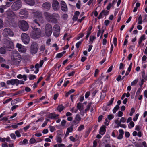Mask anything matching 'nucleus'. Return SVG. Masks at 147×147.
Here are the masks:
<instances>
[{"instance_id": "nucleus-50", "label": "nucleus", "mask_w": 147, "mask_h": 147, "mask_svg": "<svg viewBox=\"0 0 147 147\" xmlns=\"http://www.w3.org/2000/svg\"><path fill=\"white\" fill-rule=\"evenodd\" d=\"M45 49V45H43L41 46L40 47L39 49L41 51H43Z\"/></svg>"}, {"instance_id": "nucleus-55", "label": "nucleus", "mask_w": 147, "mask_h": 147, "mask_svg": "<svg viewBox=\"0 0 147 147\" xmlns=\"http://www.w3.org/2000/svg\"><path fill=\"white\" fill-rule=\"evenodd\" d=\"M82 42V41H79L76 44V47L77 49H78L79 48Z\"/></svg>"}, {"instance_id": "nucleus-5", "label": "nucleus", "mask_w": 147, "mask_h": 147, "mask_svg": "<svg viewBox=\"0 0 147 147\" xmlns=\"http://www.w3.org/2000/svg\"><path fill=\"white\" fill-rule=\"evenodd\" d=\"M19 26L21 29L24 31L27 30L29 28L27 22L23 20H20L19 21Z\"/></svg>"}, {"instance_id": "nucleus-32", "label": "nucleus", "mask_w": 147, "mask_h": 147, "mask_svg": "<svg viewBox=\"0 0 147 147\" xmlns=\"http://www.w3.org/2000/svg\"><path fill=\"white\" fill-rule=\"evenodd\" d=\"M141 90L142 88H140L138 89L136 93L135 96V98L136 99V97L140 94Z\"/></svg>"}, {"instance_id": "nucleus-54", "label": "nucleus", "mask_w": 147, "mask_h": 147, "mask_svg": "<svg viewBox=\"0 0 147 147\" xmlns=\"http://www.w3.org/2000/svg\"><path fill=\"white\" fill-rule=\"evenodd\" d=\"M79 122L77 120H76V119H74V120L73 121L72 123V125H74H74H76L79 123Z\"/></svg>"}, {"instance_id": "nucleus-41", "label": "nucleus", "mask_w": 147, "mask_h": 147, "mask_svg": "<svg viewBox=\"0 0 147 147\" xmlns=\"http://www.w3.org/2000/svg\"><path fill=\"white\" fill-rule=\"evenodd\" d=\"M114 100V98H112L108 102L107 105L108 106H109L111 105L113 103Z\"/></svg>"}, {"instance_id": "nucleus-63", "label": "nucleus", "mask_w": 147, "mask_h": 147, "mask_svg": "<svg viewBox=\"0 0 147 147\" xmlns=\"http://www.w3.org/2000/svg\"><path fill=\"white\" fill-rule=\"evenodd\" d=\"M10 136L11 138L13 139H15L16 138V137L14 133H11L10 134Z\"/></svg>"}, {"instance_id": "nucleus-59", "label": "nucleus", "mask_w": 147, "mask_h": 147, "mask_svg": "<svg viewBox=\"0 0 147 147\" xmlns=\"http://www.w3.org/2000/svg\"><path fill=\"white\" fill-rule=\"evenodd\" d=\"M3 22L2 20L0 18V29L3 26Z\"/></svg>"}, {"instance_id": "nucleus-51", "label": "nucleus", "mask_w": 147, "mask_h": 147, "mask_svg": "<svg viewBox=\"0 0 147 147\" xmlns=\"http://www.w3.org/2000/svg\"><path fill=\"white\" fill-rule=\"evenodd\" d=\"M114 117V115L113 114H110L108 115L107 118L109 120H111L113 119Z\"/></svg>"}, {"instance_id": "nucleus-2", "label": "nucleus", "mask_w": 147, "mask_h": 147, "mask_svg": "<svg viewBox=\"0 0 147 147\" xmlns=\"http://www.w3.org/2000/svg\"><path fill=\"white\" fill-rule=\"evenodd\" d=\"M31 27L33 30L32 31L30 34L31 37L35 39L39 38L40 36V30L37 28L34 24L32 25Z\"/></svg>"}, {"instance_id": "nucleus-17", "label": "nucleus", "mask_w": 147, "mask_h": 147, "mask_svg": "<svg viewBox=\"0 0 147 147\" xmlns=\"http://www.w3.org/2000/svg\"><path fill=\"white\" fill-rule=\"evenodd\" d=\"M61 10L65 12H66L67 11V5L63 1H62L61 3Z\"/></svg>"}, {"instance_id": "nucleus-39", "label": "nucleus", "mask_w": 147, "mask_h": 147, "mask_svg": "<svg viewBox=\"0 0 147 147\" xmlns=\"http://www.w3.org/2000/svg\"><path fill=\"white\" fill-rule=\"evenodd\" d=\"M142 77L146 81L147 80V76L145 75V73L144 71H143L142 73Z\"/></svg>"}, {"instance_id": "nucleus-42", "label": "nucleus", "mask_w": 147, "mask_h": 147, "mask_svg": "<svg viewBox=\"0 0 147 147\" xmlns=\"http://www.w3.org/2000/svg\"><path fill=\"white\" fill-rule=\"evenodd\" d=\"M1 66L2 67L5 68L6 69H9L10 68L9 66L8 65L4 63L2 64L1 65Z\"/></svg>"}, {"instance_id": "nucleus-35", "label": "nucleus", "mask_w": 147, "mask_h": 147, "mask_svg": "<svg viewBox=\"0 0 147 147\" xmlns=\"http://www.w3.org/2000/svg\"><path fill=\"white\" fill-rule=\"evenodd\" d=\"M121 122H119V123L117 124V125L118 126V127H123L124 128H125L126 127V126L124 124H121Z\"/></svg>"}, {"instance_id": "nucleus-19", "label": "nucleus", "mask_w": 147, "mask_h": 147, "mask_svg": "<svg viewBox=\"0 0 147 147\" xmlns=\"http://www.w3.org/2000/svg\"><path fill=\"white\" fill-rule=\"evenodd\" d=\"M59 116L58 114H56L54 113H51L49 114L48 116V118L51 119H54Z\"/></svg>"}, {"instance_id": "nucleus-62", "label": "nucleus", "mask_w": 147, "mask_h": 147, "mask_svg": "<svg viewBox=\"0 0 147 147\" xmlns=\"http://www.w3.org/2000/svg\"><path fill=\"white\" fill-rule=\"evenodd\" d=\"M102 12H103V15L106 16L108 14L109 11L107 10H103Z\"/></svg>"}, {"instance_id": "nucleus-60", "label": "nucleus", "mask_w": 147, "mask_h": 147, "mask_svg": "<svg viewBox=\"0 0 147 147\" xmlns=\"http://www.w3.org/2000/svg\"><path fill=\"white\" fill-rule=\"evenodd\" d=\"M29 142L31 144H34L36 142V140L34 138H31Z\"/></svg>"}, {"instance_id": "nucleus-61", "label": "nucleus", "mask_w": 147, "mask_h": 147, "mask_svg": "<svg viewBox=\"0 0 147 147\" xmlns=\"http://www.w3.org/2000/svg\"><path fill=\"white\" fill-rule=\"evenodd\" d=\"M86 80V78H82L79 81V83L80 84L83 83Z\"/></svg>"}, {"instance_id": "nucleus-36", "label": "nucleus", "mask_w": 147, "mask_h": 147, "mask_svg": "<svg viewBox=\"0 0 147 147\" xmlns=\"http://www.w3.org/2000/svg\"><path fill=\"white\" fill-rule=\"evenodd\" d=\"M6 52L5 49L4 48L1 47L0 48V53L4 54Z\"/></svg>"}, {"instance_id": "nucleus-26", "label": "nucleus", "mask_w": 147, "mask_h": 147, "mask_svg": "<svg viewBox=\"0 0 147 147\" xmlns=\"http://www.w3.org/2000/svg\"><path fill=\"white\" fill-rule=\"evenodd\" d=\"M65 107L62 105H59L57 107V109L59 112H61L64 109Z\"/></svg>"}, {"instance_id": "nucleus-20", "label": "nucleus", "mask_w": 147, "mask_h": 147, "mask_svg": "<svg viewBox=\"0 0 147 147\" xmlns=\"http://www.w3.org/2000/svg\"><path fill=\"white\" fill-rule=\"evenodd\" d=\"M24 2L29 5L32 6L35 4V1L34 0H24Z\"/></svg>"}, {"instance_id": "nucleus-56", "label": "nucleus", "mask_w": 147, "mask_h": 147, "mask_svg": "<svg viewBox=\"0 0 147 147\" xmlns=\"http://www.w3.org/2000/svg\"><path fill=\"white\" fill-rule=\"evenodd\" d=\"M12 100V99L11 98H10L8 99H7L5 100L3 102V103L4 104H7L10 101H11Z\"/></svg>"}, {"instance_id": "nucleus-46", "label": "nucleus", "mask_w": 147, "mask_h": 147, "mask_svg": "<svg viewBox=\"0 0 147 147\" xmlns=\"http://www.w3.org/2000/svg\"><path fill=\"white\" fill-rule=\"evenodd\" d=\"M105 93H104V92H102L100 96V99L101 100H102L103 99V98L105 97Z\"/></svg>"}, {"instance_id": "nucleus-7", "label": "nucleus", "mask_w": 147, "mask_h": 147, "mask_svg": "<svg viewBox=\"0 0 147 147\" xmlns=\"http://www.w3.org/2000/svg\"><path fill=\"white\" fill-rule=\"evenodd\" d=\"M7 18L8 21L10 22L13 21L16 16L14 12L11 10H8L7 12Z\"/></svg>"}, {"instance_id": "nucleus-4", "label": "nucleus", "mask_w": 147, "mask_h": 147, "mask_svg": "<svg viewBox=\"0 0 147 147\" xmlns=\"http://www.w3.org/2000/svg\"><path fill=\"white\" fill-rule=\"evenodd\" d=\"M4 46L9 51H11L14 48L13 42L7 39L4 40Z\"/></svg>"}, {"instance_id": "nucleus-31", "label": "nucleus", "mask_w": 147, "mask_h": 147, "mask_svg": "<svg viewBox=\"0 0 147 147\" xmlns=\"http://www.w3.org/2000/svg\"><path fill=\"white\" fill-rule=\"evenodd\" d=\"M74 127V125H71V126L67 128V130L69 132H71L73 130Z\"/></svg>"}, {"instance_id": "nucleus-27", "label": "nucleus", "mask_w": 147, "mask_h": 147, "mask_svg": "<svg viewBox=\"0 0 147 147\" xmlns=\"http://www.w3.org/2000/svg\"><path fill=\"white\" fill-rule=\"evenodd\" d=\"M49 21H50L52 23L54 24H56L58 22L57 19L53 17H52V18H51Z\"/></svg>"}, {"instance_id": "nucleus-6", "label": "nucleus", "mask_w": 147, "mask_h": 147, "mask_svg": "<svg viewBox=\"0 0 147 147\" xmlns=\"http://www.w3.org/2000/svg\"><path fill=\"white\" fill-rule=\"evenodd\" d=\"M2 34L5 37H12L14 35L13 32L9 28H7L4 29L2 32Z\"/></svg>"}, {"instance_id": "nucleus-33", "label": "nucleus", "mask_w": 147, "mask_h": 147, "mask_svg": "<svg viewBox=\"0 0 147 147\" xmlns=\"http://www.w3.org/2000/svg\"><path fill=\"white\" fill-rule=\"evenodd\" d=\"M75 119L79 122L81 121V118L80 117V115L78 114H77L76 115Z\"/></svg>"}, {"instance_id": "nucleus-18", "label": "nucleus", "mask_w": 147, "mask_h": 147, "mask_svg": "<svg viewBox=\"0 0 147 147\" xmlns=\"http://www.w3.org/2000/svg\"><path fill=\"white\" fill-rule=\"evenodd\" d=\"M43 14L46 19L49 21L52 18V14H51L47 12H45Z\"/></svg>"}, {"instance_id": "nucleus-49", "label": "nucleus", "mask_w": 147, "mask_h": 147, "mask_svg": "<svg viewBox=\"0 0 147 147\" xmlns=\"http://www.w3.org/2000/svg\"><path fill=\"white\" fill-rule=\"evenodd\" d=\"M49 127L50 131L52 132H53L56 129L55 127L54 126H49Z\"/></svg>"}, {"instance_id": "nucleus-1", "label": "nucleus", "mask_w": 147, "mask_h": 147, "mask_svg": "<svg viewBox=\"0 0 147 147\" xmlns=\"http://www.w3.org/2000/svg\"><path fill=\"white\" fill-rule=\"evenodd\" d=\"M12 63L14 65H18L21 61V57L17 51L13 52L11 54Z\"/></svg>"}, {"instance_id": "nucleus-3", "label": "nucleus", "mask_w": 147, "mask_h": 147, "mask_svg": "<svg viewBox=\"0 0 147 147\" xmlns=\"http://www.w3.org/2000/svg\"><path fill=\"white\" fill-rule=\"evenodd\" d=\"M33 22L37 24L39 26H40L39 22L43 23L44 22L43 18L42 17V12L37 11L34 12V16Z\"/></svg>"}, {"instance_id": "nucleus-8", "label": "nucleus", "mask_w": 147, "mask_h": 147, "mask_svg": "<svg viewBox=\"0 0 147 147\" xmlns=\"http://www.w3.org/2000/svg\"><path fill=\"white\" fill-rule=\"evenodd\" d=\"M22 3L20 0H17L14 2L11 6L12 9L14 11H17L21 8Z\"/></svg>"}, {"instance_id": "nucleus-16", "label": "nucleus", "mask_w": 147, "mask_h": 147, "mask_svg": "<svg viewBox=\"0 0 147 147\" xmlns=\"http://www.w3.org/2000/svg\"><path fill=\"white\" fill-rule=\"evenodd\" d=\"M18 82V80L17 79H12L10 80H8L7 81L6 83L7 84L9 85L11 84L12 85L16 84L17 86V83Z\"/></svg>"}, {"instance_id": "nucleus-52", "label": "nucleus", "mask_w": 147, "mask_h": 147, "mask_svg": "<svg viewBox=\"0 0 147 147\" xmlns=\"http://www.w3.org/2000/svg\"><path fill=\"white\" fill-rule=\"evenodd\" d=\"M84 129V126L83 125H80L78 128V130L81 131Z\"/></svg>"}, {"instance_id": "nucleus-15", "label": "nucleus", "mask_w": 147, "mask_h": 147, "mask_svg": "<svg viewBox=\"0 0 147 147\" xmlns=\"http://www.w3.org/2000/svg\"><path fill=\"white\" fill-rule=\"evenodd\" d=\"M42 7L44 10H49L51 8V4L49 2H46L43 3Z\"/></svg>"}, {"instance_id": "nucleus-44", "label": "nucleus", "mask_w": 147, "mask_h": 147, "mask_svg": "<svg viewBox=\"0 0 147 147\" xmlns=\"http://www.w3.org/2000/svg\"><path fill=\"white\" fill-rule=\"evenodd\" d=\"M29 79L30 80H33L36 78L35 75L31 74L29 76Z\"/></svg>"}, {"instance_id": "nucleus-10", "label": "nucleus", "mask_w": 147, "mask_h": 147, "mask_svg": "<svg viewBox=\"0 0 147 147\" xmlns=\"http://www.w3.org/2000/svg\"><path fill=\"white\" fill-rule=\"evenodd\" d=\"M45 34L47 36H50L52 33V27L49 24H47L45 26Z\"/></svg>"}, {"instance_id": "nucleus-53", "label": "nucleus", "mask_w": 147, "mask_h": 147, "mask_svg": "<svg viewBox=\"0 0 147 147\" xmlns=\"http://www.w3.org/2000/svg\"><path fill=\"white\" fill-rule=\"evenodd\" d=\"M138 79H135L134 81L131 82V85L133 86L135 85L138 82Z\"/></svg>"}, {"instance_id": "nucleus-57", "label": "nucleus", "mask_w": 147, "mask_h": 147, "mask_svg": "<svg viewBox=\"0 0 147 147\" xmlns=\"http://www.w3.org/2000/svg\"><path fill=\"white\" fill-rule=\"evenodd\" d=\"M78 109H75L74 107L72 108L70 110V111L72 112H74L76 113L78 112Z\"/></svg>"}, {"instance_id": "nucleus-23", "label": "nucleus", "mask_w": 147, "mask_h": 147, "mask_svg": "<svg viewBox=\"0 0 147 147\" xmlns=\"http://www.w3.org/2000/svg\"><path fill=\"white\" fill-rule=\"evenodd\" d=\"M19 13V14L24 15L26 16L28 15V11L24 9L21 10Z\"/></svg>"}, {"instance_id": "nucleus-14", "label": "nucleus", "mask_w": 147, "mask_h": 147, "mask_svg": "<svg viewBox=\"0 0 147 147\" xmlns=\"http://www.w3.org/2000/svg\"><path fill=\"white\" fill-rule=\"evenodd\" d=\"M16 46L18 48V51L21 53H24L26 52V47L22 46L21 44L18 43L17 44Z\"/></svg>"}, {"instance_id": "nucleus-34", "label": "nucleus", "mask_w": 147, "mask_h": 147, "mask_svg": "<svg viewBox=\"0 0 147 147\" xmlns=\"http://www.w3.org/2000/svg\"><path fill=\"white\" fill-rule=\"evenodd\" d=\"M91 103H89L88 104L87 106V108L85 109V110L84 112L85 113H86L87 111L89 110L90 108L91 105Z\"/></svg>"}, {"instance_id": "nucleus-24", "label": "nucleus", "mask_w": 147, "mask_h": 147, "mask_svg": "<svg viewBox=\"0 0 147 147\" xmlns=\"http://www.w3.org/2000/svg\"><path fill=\"white\" fill-rule=\"evenodd\" d=\"M57 142L59 143H61L62 141V140L60 137V134H57Z\"/></svg>"}, {"instance_id": "nucleus-12", "label": "nucleus", "mask_w": 147, "mask_h": 147, "mask_svg": "<svg viewBox=\"0 0 147 147\" xmlns=\"http://www.w3.org/2000/svg\"><path fill=\"white\" fill-rule=\"evenodd\" d=\"M22 40L23 42L26 44H28L30 41V39L29 36L25 33H23L21 34Z\"/></svg>"}, {"instance_id": "nucleus-11", "label": "nucleus", "mask_w": 147, "mask_h": 147, "mask_svg": "<svg viewBox=\"0 0 147 147\" xmlns=\"http://www.w3.org/2000/svg\"><path fill=\"white\" fill-rule=\"evenodd\" d=\"M60 27L57 24H55L53 27V32L54 36L55 37L59 36L60 34Z\"/></svg>"}, {"instance_id": "nucleus-45", "label": "nucleus", "mask_w": 147, "mask_h": 147, "mask_svg": "<svg viewBox=\"0 0 147 147\" xmlns=\"http://www.w3.org/2000/svg\"><path fill=\"white\" fill-rule=\"evenodd\" d=\"M64 144H55L54 145V147H63L64 146Z\"/></svg>"}, {"instance_id": "nucleus-38", "label": "nucleus", "mask_w": 147, "mask_h": 147, "mask_svg": "<svg viewBox=\"0 0 147 147\" xmlns=\"http://www.w3.org/2000/svg\"><path fill=\"white\" fill-rule=\"evenodd\" d=\"M134 126V122L133 121H131L128 125V127L129 129H131L133 128Z\"/></svg>"}, {"instance_id": "nucleus-28", "label": "nucleus", "mask_w": 147, "mask_h": 147, "mask_svg": "<svg viewBox=\"0 0 147 147\" xmlns=\"http://www.w3.org/2000/svg\"><path fill=\"white\" fill-rule=\"evenodd\" d=\"M142 23V17L141 15H140L138 18V24H141Z\"/></svg>"}, {"instance_id": "nucleus-37", "label": "nucleus", "mask_w": 147, "mask_h": 147, "mask_svg": "<svg viewBox=\"0 0 147 147\" xmlns=\"http://www.w3.org/2000/svg\"><path fill=\"white\" fill-rule=\"evenodd\" d=\"M52 17L55 18H59L60 16L57 13H54L52 14Z\"/></svg>"}, {"instance_id": "nucleus-47", "label": "nucleus", "mask_w": 147, "mask_h": 147, "mask_svg": "<svg viewBox=\"0 0 147 147\" xmlns=\"http://www.w3.org/2000/svg\"><path fill=\"white\" fill-rule=\"evenodd\" d=\"M76 6L78 9H80L81 7V2L80 1H78V2L76 4Z\"/></svg>"}, {"instance_id": "nucleus-43", "label": "nucleus", "mask_w": 147, "mask_h": 147, "mask_svg": "<svg viewBox=\"0 0 147 147\" xmlns=\"http://www.w3.org/2000/svg\"><path fill=\"white\" fill-rule=\"evenodd\" d=\"M96 39V37L94 36H91L90 37V42H91V44H92L93 41Z\"/></svg>"}, {"instance_id": "nucleus-9", "label": "nucleus", "mask_w": 147, "mask_h": 147, "mask_svg": "<svg viewBox=\"0 0 147 147\" xmlns=\"http://www.w3.org/2000/svg\"><path fill=\"white\" fill-rule=\"evenodd\" d=\"M38 49V46L37 44L35 42H33L30 48V53L32 54H34L36 53Z\"/></svg>"}, {"instance_id": "nucleus-30", "label": "nucleus", "mask_w": 147, "mask_h": 147, "mask_svg": "<svg viewBox=\"0 0 147 147\" xmlns=\"http://www.w3.org/2000/svg\"><path fill=\"white\" fill-rule=\"evenodd\" d=\"M145 39V38L144 37V35L142 36L141 37L139 38V40L138 42V44L140 45L142 42Z\"/></svg>"}, {"instance_id": "nucleus-21", "label": "nucleus", "mask_w": 147, "mask_h": 147, "mask_svg": "<svg viewBox=\"0 0 147 147\" xmlns=\"http://www.w3.org/2000/svg\"><path fill=\"white\" fill-rule=\"evenodd\" d=\"M106 127L105 125H102L100 128V129L99 133L102 135H103L105 133L106 131Z\"/></svg>"}, {"instance_id": "nucleus-29", "label": "nucleus", "mask_w": 147, "mask_h": 147, "mask_svg": "<svg viewBox=\"0 0 147 147\" xmlns=\"http://www.w3.org/2000/svg\"><path fill=\"white\" fill-rule=\"evenodd\" d=\"M119 106L118 105H116L113 109V113H115L119 109Z\"/></svg>"}, {"instance_id": "nucleus-25", "label": "nucleus", "mask_w": 147, "mask_h": 147, "mask_svg": "<svg viewBox=\"0 0 147 147\" xmlns=\"http://www.w3.org/2000/svg\"><path fill=\"white\" fill-rule=\"evenodd\" d=\"M66 52L65 51H63L61 53H60L57 54L55 58H59L61 57Z\"/></svg>"}, {"instance_id": "nucleus-64", "label": "nucleus", "mask_w": 147, "mask_h": 147, "mask_svg": "<svg viewBox=\"0 0 147 147\" xmlns=\"http://www.w3.org/2000/svg\"><path fill=\"white\" fill-rule=\"evenodd\" d=\"M68 16L67 14H63L62 16V18L64 20H66L68 18Z\"/></svg>"}, {"instance_id": "nucleus-58", "label": "nucleus", "mask_w": 147, "mask_h": 147, "mask_svg": "<svg viewBox=\"0 0 147 147\" xmlns=\"http://www.w3.org/2000/svg\"><path fill=\"white\" fill-rule=\"evenodd\" d=\"M139 115V114L138 113L136 114L135 115V117L133 119V120L134 121H136L137 120Z\"/></svg>"}, {"instance_id": "nucleus-40", "label": "nucleus", "mask_w": 147, "mask_h": 147, "mask_svg": "<svg viewBox=\"0 0 147 147\" xmlns=\"http://www.w3.org/2000/svg\"><path fill=\"white\" fill-rule=\"evenodd\" d=\"M22 129H20L19 131L18 130H16L15 132V133L16 135V136L18 137H20L21 136V135L20 133V131H21Z\"/></svg>"}, {"instance_id": "nucleus-22", "label": "nucleus", "mask_w": 147, "mask_h": 147, "mask_svg": "<svg viewBox=\"0 0 147 147\" xmlns=\"http://www.w3.org/2000/svg\"><path fill=\"white\" fill-rule=\"evenodd\" d=\"M84 105L82 103L80 102L78 103L77 105V107L78 109L81 111L84 109Z\"/></svg>"}, {"instance_id": "nucleus-48", "label": "nucleus", "mask_w": 147, "mask_h": 147, "mask_svg": "<svg viewBox=\"0 0 147 147\" xmlns=\"http://www.w3.org/2000/svg\"><path fill=\"white\" fill-rule=\"evenodd\" d=\"M135 109L134 108H132L131 109V111L129 113V115L132 116L133 114L135 112Z\"/></svg>"}, {"instance_id": "nucleus-13", "label": "nucleus", "mask_w": 147, "mask_h": 147, "mask_svg": "<svg viewBox=\"0 0 147 147\" xmlns=\"http://www.w3.org/2000/svg\"><path fill=\"white\" fill-rule=\"evenodd\" d=\"M52 5L53 9L54 11H57L59 10L60 8L59 3L57 0H53Z\"/></svg>"}]
</instances>
